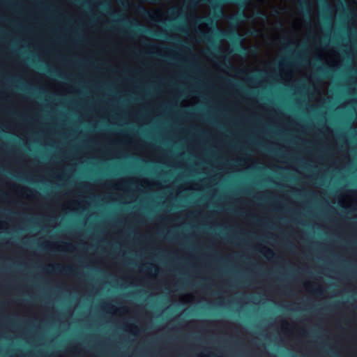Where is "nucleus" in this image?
Instances as JSON below:
<instances>
[{
  "instance_id": "nucleus-1",
  "label": "nucleus",
  "mask_w": 357,
  "mask_h": 357,
  "mask_svg": "<svg viewBox=\"0 0 357 357\" xmlns=\"http://www.w3.org/2000/svg\"><path fill=\"white\" fill-rule=\"evenodd\" d=\"M215 36L220 39H228L231 41L240 39L239 34L235 30H222L215 27Z\"/></svg>"
},
{
  "instance_id": "nucleus-2",
  "label": "nucleus",
  "mask_w": 357,
  "mask_h": 357,
  "mask_svg": "<svg viewBox=\"0 0 357 357\" xmlns=\"http://www.w3.org/2000/svg\"><path fill=\"white\" fill-rule=\"evenodd\" d=\"M47 271L48 272H53L56 273L70 274L75 272V268L69 266H63L58 264L56 265H50L47 268Z\"/></svg>"
},
{
  "instance_id": "nucleus-3",
  "label": "nucleus",
  "mask_w": 357,
  "mask_h": 357,
  "mask_svg": "<svg viewBox=\"0 0 357 357\" xmlns=\"http://www.w3.org/2000/svg\"><path fill=\"white\" fill-rule=\"evenodd\" d=\"M248 20L249 17L245 13L243 10L238 13L236 15L231 16L229 18L230 22L236 25H238L242 23L243 22L247 21Z\"/></svg>"
},
{
  "instance_id": "nucleus-4",
  "label": "nucleus",
  "mask_w": 357,
  "mask_h": 357,
  "mask_svg": "<svg viewBox=\"0 0 357 357\" xmlns=\"http://www.w3.org/2000/svg\"><path fill=\"white\" fill-rule=\"evenodd\" d=\"M129 24L131 27L137 29L139 32L149 33L151 36H158V35L156 33L151 31L150 30L146 29L143 24H142L136 20H135L132 22H130Z\"/></svg>"
},
{
  "instance_id": "nucleus-5",
  "label": "nucleus",
  "mask_w": 357,
  "mask_h": 357,
  "mask_svg": "<svg viewBox=\"0 0 357 357\" xmlns=\"http://www.w3.org/2000/svg\"><path fill=\"white\" fill-rule=\"evenodd\" d=\"M139 12L146 18L152 20L154 19L155 17H158L155 12L152 10H148L143 6L139 7Z\"/></svg>"
},
{
  "instance_id": "nucleus-6",
  "label": "nucleus",
  "mask_w": 357,
  "mask_h": 357,
  "mask_svg": "<svg viewBox=\"0 0 357 357\" xmlns=\"http://www.w3.org/2000/svg\"><path fill=\"white\" fill-rule=\"evenodd\" d=\"M195 22L196 24H201L203 23H207L208 24H212L213 23V21L211 17L204 16L202 17H195Z\"/></svg>"
},
{
  "instance_id": "nucleus-7",
  "label": "nucleus",
  "mask_w": 357,
  "mask_h": 357,
  "mask_svg": "<svg viewBox=\"0 0 357 357\" xmlns=\"http://www.w3.org/2000/svg\"><path fill=\"white\" fill-rule=\"evenodd\" d=\"M197 33L201 40L206 41L208 43H212V38L210 34L204 33L202 31H198Z\"/></svg>"
},
{
  "instance_id": "nucleus-8",
  "label": "nucleus",
  "mask_w": 357,
  "mask_h": 357,
  "mask_svg": "<svg viewBox=\"0 0 357 357\" xmlns=\"http://www.w3.org/2000/svg\"><path fill=\"white\" fill-rule=\"evenodd\" d=\"M252 17L255 18H261V19H266V15L261 11L257 10L256 13H254Z\"/></svg>"
},
{
  "instance_id": "nucleus-9",
  "label": "nucleus",
  "mask_w": 357,
  "mask_h": 357,
  "mask_svg": "<svg viewBox=\"0 0 357 357\" xmlns=\"http://www.w3.org/2000/svg\"><path fill=\"white\" fill-rule=\"evenodd\" d=\"M223 15V11L220 6L218 8L217 12L214 13V17L217 19H220Z\"/></svg>"
},
{
  "instance_id": "nucleus-10",
  "label": "nucleus",
  "mask_w": 357,
  "mask_h": 357,
  "mask_svg": "<svg viewBox=\"0 0 357 357\" xmlns=\"http://www.w3.org/2000/svg\"><path fill=\"white\" fill-rule=\"evenodd\" d=\"M275 256V253L271 250H270V249L267 250L266 253L265 255V257L267 259H270L271 257H273Z\"/></svg>"
},
{
  "instance_id": "nucleus-11",
  "label": "nucleus",
  "mask_w": 357,
  "mask_h": 357,
  "mask_svg": "<svg viewBox=\"0 0 357 357\" xmlns=\"http://www.w3.org/2000/svg\"><path fill=\"white\" fill-rule=\"evenodd\" d=\"M100 6L104 8H110V5L108 2H102Z\"/></svg>"
},
{
  "instance_id": "nucleus-12",
  "label": "nucleus",
  "mask_w": 357,
  "mask_h": 357,
  "mask_svg": "<svg viewBox=\"0 0 357 357\" xmlns=\"http://www.w3.org/2000/svg\"><path fill=\"white\" fill-rule=\"evenodd\" d=\"M314 291L319 294H321L323 292V289L321 287H318L314 290Z\"/></svg>"
},
{
  "instance_id": "nucleus-13",
  "label": "nucleus",
  "mask_w": 357,
  "mask_h": 357,
  "mask_svg": "<svg viewBox=\"0 0 357 357\" xmlns=\"http://www.w3.org/2000/svg\"><path fill=\"white\" fill-rule=\"evenodd\" d=\"M197 3V0H190V5L195 7Z\"/></svg>"
},
{
  "instance_id": "nucleus-14",
  "label": "nucleus",
  "mask_w": 357,
  "mask_h": 357,
  "mask_svg": "<svg viewBox=\"0 0 357 357\" xmlns=\"http://www.w3.org/2000/svg\"><path fill=\"white\" fill-rule=\"evenodd\" d=\"M287 325H288V324H287V322H284H284H283V324H282L283 329H284V331H289V328H287V327H285V326H287Z\"/></svg>"
},
{
  "instance_id": "nucleus-15",
  "label": "nucleus",
  "mask_w": 357,
  "mask_h": 357,
  "mask_svg": "<svg viewBox=\"0 0 357 357\" xmlns=\"http://www.w3.org/2000/svg\"><path fill=\"white\" fill-rule=\"evenodd\" d=\"M170 13H171L172 14H173V15H176V10H175L174 8H172V9L170 10Z\"/></svg>"
},
{
  "instance_id": "nucleus-16",
  "label": "nucleus",
  "mask_w": 357,
  "mask_h": 357,
  "mask_svg": "<svg viewBox=\"0 0 357 357\" xmlns=\"http://www.w3.org/2000/svg\"><path fill=\"white\" fill-rule=\"evenodd\" d=\"M119 22H126V23H128V21L127 20V19H126L125 17H123L121 20H120Z\"/></svg>"
},
{
  "instance_id": "nucleus-17",
  "label": "nucleus",
  "mask_w": 357,
  "mask_h": 357,
  "mask_svg": "<svg viewBox=\"0 0 357 357\" xmlns=\"http://www.w3.org/2000/svg\"><path fill=\"white\" fill-rule=\"evenodd\" d=\"M315 61H316L317 62H321V58H320V57H316V58H315Z\"/></svg>"
},
{
  "instance_id": "nucleus-18",
  "label": "nucleus",
  "mask_w": 357,
  "mask_h": 357,
  "mask_svg": "<svg viewBox=\"0 0 357 357\" xmlns=\"http://www.w3.org/2000/svg\"><path fill=\"white\" fill-rule=\"evenodd\" d=\"M282 64H283V65H285V66H287V64H288V61H287V59H285V60L284 61V62L282 63Z\"/></svg>"
},
{
  "instance_id": "nucleus-19",
  "label": "nucleus",
  "mask_w": 357,
  "mask_h": 357,
  "mask_svg": "<svg viewBox=\"0 0 357 357\" xmlns=\"http://www.w3.org/2000/svg\"><path fill=\"white\" fill-rule=\"evenodd\" d=\"M319 71L320 73H324V69L323 68H319Z\"/></svg>"
},
{
  "instance_id": "nucleus-20",
  "label": "nucleus",
  "mask_w": 357,
  "mask_h": 357,
  "mask_svg": "<svg viewBox=\"0 0 357 357\" xmlns=\"http://www.w3.org/2000/svg\"><path fill=\"white\" fill-rule=\"evenodd\" d=\"M29 191H30V190L26 189H26H24V190H23V192H24V193H26V194L28 192H29Z\"/></svg>"
},
{
  "instance_id": "nucleus-21",
  "label": "nucleus",
  "mask_w": 357,
  "mask_h": 357,
  "mask_svg": "<svg viewBox=\"0 0 357 357\" xmlns=\"http://www.w3.org/2000/svg\"><path fill=\"white\" fill-rule=\"evenodd\" d=\"M111 15H112V16H114V17H116V16H118V15H116V13H111Z\"/></svg>"
},
{
  "instance_id": "nucleus-22",
  "label": "nucleus",
  "mask_w": 357,
  "mask_h": 357,
  "mask_svg": "<svg viewBox=\"0 0 357 357\" xmlns=\"http://www.w3.org/2000/svg\"><path fill=\"white\" fill-rule=\"evenodd\" d=\"M70 247H71L70 245H68V249H70Z\"/></svg>"
},
{
  "instance_id": "nucleus-23",
  "label": "nucleus",
  "mask_w": 357,
  "mask_h": 357,
  "mask_svg": "<svg viewBox=\"0 0 357 357\" xmlns=\"http://www.w3.org/2000/svg\"><path fill=\"white\" fill-rule=\"evenodd\" d=\"M215 50H218V47L217 46H215Z\"/></svg>"
},
{
  "instance_id": "nucleus-24",
  "label": "nucleus",
  "mask_w": 357,
  "mask_h": 357,
  "mask_svg": "<svg viewBox=\"0 0 357 357\" xmlns=\"http://www.w3.org/2000/svg\"><path fill=\"white\" fill-rule=\"evenodd\" d=\"M57 75H58L59 77H61V75L58 74Z\"/></svg>"
},
{
  "instance_id": "nucleus-25",
  "label": "nucleus",
  "mask_w": 357,
  "mask_h": 357,
  "mask_svg": "<svg viewBox=\"0 0 357 357\" xmlns=\"http://www.w3.org/2000/svg\"><path fill=\"white\" fill-rule=\"evenodd\" d=\"M307 3H309V0H305Z\"/></svg>"
}]
</instances>
